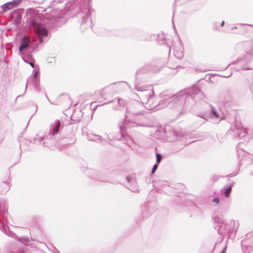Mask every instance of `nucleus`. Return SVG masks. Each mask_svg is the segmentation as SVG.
Returning <instances> with one entry per match:
<instances>
[{"label": "nucleus", "mask_w": 253, "mask_h": 253, "mask_svg": "<svg viewBox=\"0 0 253 253\" xmlns=\"http://www.w3.org/2000/svg\"><path fill=\"white\" fill-rule=\"evenodd\" d=\"M22 95H18V96H17V97L15 98V101H16L17 99L19 97L22 96Z\"/></svg>", "instance_id": "obj_46"}, {"label": "nucleus", "mask_w": 253, "mask_h": 253, "mask_svg": "<svg viewBox=\"0 0 253 253\" xmlns=\"http://www.w3.org/2000/svg\"><path fill=\"white\" fill-rule=\"evenodd\" d=\"M158 168V164L156 163L153 166V167L152 169L151 172V175H153L156 172Z\"/></svg>", "instance_id": "obj_34"}, {"label": "nucleus", "mask_w": 253, "mask_h": 253, "mask_svg": "<svg viewBox=\"0 0 253 253\" xmlns=\"http://www.w3.org/2000/svg\"><path fill=\"white\" fill-rule=\"evenodd\" d=\"M69 139L67 138H58V141H59L61 144H60V147L62 148V151L65 149L66 148H68L72 144H74L75 142V140L73 141L72 142H70Z\"/></svg>", "instance_id": "obj_20"}, {"label": "nucleus", "mask_w": 253, "mask_h": 253, "mask_svg": "<svg viewBox=\"0 0 253 253\" xmlns=\"http://www.w3.org/2000/svg\"><path fill=\"white\" fill-rule=\"evenodd\" d=\"M163 67L162 63L159 59H155L145 64L137 70L135 73V83L134 87L138 91H145L144 96L147 102L154 94L153 89L150 85L140 86L139 84V75L141 74H156L159 73Z\"/></svg>", "instance_id": "obj_2"}, {"label": "nucleus", "mask_w": 253, "mask_h": 253, "mask_svg": "<svg viewBox=\"0 0 253 253\" xmlns=\"http://www.w3.org/2000/svg\"><path fill=\"white\" fill-rule=\"evenodd\" d=\"M1 186L3 192H7L10 189L9 183L7 181L3 182Z\"/></svg>", "instance_id": "obj_28"}, {"label": "nucleus", "mask_w": 253, "mask_h": 253, "mask_svg": "<svg viewBox=\"0 0 253 253\" xmlns=\"http://www.w3.org/2000/svg\"><path fill=\"white\" fill-rule=\"evenodd\" d=\"M28 64H29L32 67L34 68V63H33L32 62H31V61L29 62Z\"/></svg>", "instance_id": "obj_41"}, {"label": "nucleus", "mask_w": 253, "mask_h": 253, "mask_svg": "<svg viewBox=\"0 0 253 253\" xmlns=\"http://www.w3.org/2000/svg\"><path fill=\"white\" fill-rule=\"evenodd\" d=\"M144 105V103L143 102L136 101L126 109V112L135 116L143 115L145 112Z\"/></svg>", "instance_id": "obj_9"}, {"label": "nucleus", "mask_w": 253, "mask_h": 253, "mask_svg": "<svg viewBox=\"0 0 253 253\" xmlns=\"http://www.w3.org/2000/svg\"><path fill=\"white\" fill-rule=\"evenodd\" d=\"M227 133L235 138H240L243 140V142H239L237 146V153L240 166L253 164L252 158L253 156H252V154L247 152L245 150L246 144L249 140L248 129L244 128L240 123H238L236 121L234 126L230 127Z\"/></svg>", "instance_id": "obj_1"}, {"label": "nucleus", "mask_w": 253, "mask_h": 253, "mask_svg": "<svg viewBox=\"0 0 253 253\" xmlns=\"http://www.w3.org/2000/svg\"><path fill=\"white\" fill-rule=\"evenodd\" d=\"M117 140H121V139H117Z\"/></svg>", "instance_id": "obj_55"}, {"label": "nucleus", "mask_w": 253, "mask_h": 253, "mask_svg": "<svg viewBox=\"0 0 253 253\" xmlns=\"http://www.w3.org/2000/svg\"><path fill=\"white\" fill-rule=\"evenodd\" d=\"M207 105L210 109L209 113L203 112L197 115V116L206 120H207L208 118H219V115L217 110L211 105L209 104H207Z\"/></svg>", "instance_id": "obj_12"}, {"label": "nucleus", "mask_w": 253, "mask_h": 253, "mask_svg": "<svg viewBox=\"0 0 253 253\" xmlns=\"http://www.w3.org/2000/svg\"><path fill=\"white\" fill-rule=\"evenodd\" d=\"M87 170L90 178L98 181L109 182L106 175L103 173L94 169H87Z\"/></svg>", "instance_id": "obj_13"}, {"label": "nucleus", "mask_w": 253, "mask_h": 253, "mask_svg": "<svg viewBox=\"0 0 253 253\" xmlns=\"http://www.w3.org/2000/svg\"><path fill=\"white\" fill-rule=\"evenodd\" d=\"M199 93L202 94L200 87L197 85H194L191 87L180 90L176 94L169 93L168 91H164L160 93V96L164 101L168 100L173 104H182L187 97L192 99Z\"/></svg>", "instance_id": "obj_4"}, {"label": "nucleus", "mask_w": 253, "mask_h": 253, "mask_svg": "<svg viewBox=\"0 0 253 253\" xmlns=\"http://www.w3.org/2000/svg\"><path fill=\"white\" fill-rule=\"evenodd\" d=\"M144 36L139 37V40L141 41H149L150 40V37L148 34H144Z\"/></svg>", "instance_id": "obj_30"}, {"label": "nucleus", "mask_w": 253, "mask_h": 253, "mask_svg": "<svg viewBox=\"0 0 253 253\" xmlns=\"http://www.w3.org/2000/svg\"><path fill=\"white\" fill-rule=\"evenodd\" d=\"M167 47L169 49V51H170V46L169 45H167Z\"/></svg>", "instance_id": "obj_50"}, {"label": "nucleus", "mask_w": 253, "mask_h": 253, "mask_svg": "<svg viewBox=\"0 0 253 253\" xmlns=\"http://www.w3.org/2000/svg\"><path fill=\"white\" fill-rule=\"evenodd\" d=\"M35 48L36 47L31 43L29 37L26 35L25 34L21 38L18 49L21 55H23V50L29 51L30 50H34Z\"/></svg>", "instance_id": "obj_10"}, {"label": "nucleus", "mask_w": 253, "mask_h": 253, "mask_svg": "<svg viewBox=\"0 0 253 253\" xmlns=\"http://www.w3.org/2000/svg\"><path fill=\"white\" fill-rule=\"evenodd\" d=\"M22 59L24 60V61L27 63H28L30 61V59H29V58L27 59L25 57H23Z\"/></svg>", "instance_id": "obj_39"}, {"label": "nucleus", "mask_w": 253, "mask_h": 253, "mask_svg": "<svg viewBox=\"0 0 253 253\" xmlns=\"http://www.w3.org/2000/svg\"><path fill=\"white\" fill-rule=\"evenodd\" d=\"M35 106L36 107V112L37 111V110H38V105H35Z\"/></svg>", "instance_id": "obj_48"}, {"label": "nucleus", "mask_w": 253, "mask_h": 253, "mask_svg": "<svg viewBox=\"0 0 253 253\" xmlns=\"http://www.w3.org/2000/svg\"><path fill=\"white\" fill-rule=\"evenodd\" d=\"M211 201L212 203H214V206H217L220 202V199L218 197H215L212 199Z\"/></svg>", "instance_id": "obj_33"}, {"label": "nucleus", "mask_w": 253, "mask_h": 253, "mask_svg": "<svg viewBox=\"0 0 253 253\" xmlns=\"http://www.w3.org/2000/svg\"><path fill=\"white\" fill-rule=\"evenodd\" d=\"M42 93H44V94L45 95L46 97V98H47V99L48 100V101H50V100H49V99H48V97H47V94H46V92L45 91V93H44V92H42Z\"/></svg>", "instance_id": "obj_44"}, {"label": "nucleus", "mask_w": 253, "mask_h": 253, "mask_svg": "<svg viewBox=\"0 0 253 253\" xmlns=\"http://www.w3.org/2000/svg\"><path fill=\"white\" fill-rule=\"evenodd\" d=\"M213 220L214 228L220 235L219 243L222 242L225 236H228V239L230 238L231 234L237 231L239 225L238 221L231 220L227 222L219 216L214 217Z\"/></svg>", "instance_id": "obj_5"}, {"label": "nucleus", "mask_w": 253, "mask_h": 253, "mask_svg": "<svg viewBox=\"0 0 253 253\" xmlns=\"http://www.w3.org/2000/svg\"><path fill=\"white\" fill-rule=\"evenodd\" d=\"M89 140L94 141H99L100 142L103 143L105 140L103 139L102 137L99 135L93 134L90 136H89Z\"/></svg>", "instance_id": "obj_27"}, {"label": "nucleus", "mask_w": 253, "mask_h": 253, "mask_svg": "<svg viewBox=\"0 0 253 253\" xmlns=\"http://www.w3.org/2000/svg\"><path fill=\"white\" fill-rule=\"evenodd\" d=\"M253 59V54L248 52L242 58H239L236 61L229 64L226 68L231 64H237V66L234 68V69L237 71H239L241 70H253V67H251L249 64Z\"/></svg>", "instance_id": "obj_8"}, {"label": "nucleus", "mask_w": 253, "mask_h": 253, "mask_svg": "<svg viewBox=\"0 0 253 253\" xmlns=\"http://www.w3.org/2000/svg\"><path fill=\"white\" fill-rule=\"evenodd\" d=\"M154 205V203L150 202L144 204L142 209L143 218L148 217L152 214L154 211V209L153 208Z\"/></svg>", "instance_id": "obj_15"}, {"label": "nucleus", "mask_w": 253, "mask_h": 253, "mask_svg": "<svg viewBox=\"0 0 253 253\" xmlns=\"http://www.w3.org/2000/svg\"><path fill=\"white\" fill-rule=\"evenodd\" d=\"M14 235L12 237L15 238L17 241L22 243L24 245H27L29 243V239L28 237H18L14 233Z\"/></svg>", "instance_id": "obj_24"}, {"label": "nucleus", "mask_w": 253, "mask_h": 253, "mask_svg": "<svg viewBox=\"0 0 253 253\" xmlns=\"http://www.w3.org/2000/svg\"><path fill=\"white\" fill-rule=\"evenodd\" d=\"M90 0H74L75 2L78 3L80 10L77 14L78 18L81 19V29L84 31L88 28H92V22L91 14L93 9H92L89 4Z\"/></svg>", "instance_id": "obj_6"}, {"label": "nucleus", "mask_w": 253, "mask_h": 253, "mask_svg": "<svg viewBox=\"0 0 253 253\" xmlns=\"http://www.w3.org/2000/svg\"><path fill=\"white\" fill-rule=\"evenodd\" d=\"M60 122L59 120L56 121L52 125L51 128L47 134L40 136L38 134H37L36 137L33 139V141L28 139H26V140L30 143H35L37 139H38L40 144L48 147L51 150L57 149L59 151H62V148L60 146L61 143L58 141V138H56V135L58 134L60 129Z\"/></svg>", "instance_id": "obj_3"}, {"label": "nucleus", "mask_w": 253, "mask_h": 253, "mask_svg": "<svg viewBox=\"0 0 253 253\" xmlns=\"http://www.w3.org/2000/svg\"><path fill=\"white\" fill-rule=\"evenodd\" d=\"M166 134V130L164 128H157L155 130V137L156 138H160L161 137L165 136Z\"/></svg>", "instance_id": "obj_25"}, {"label": "nucleus", "mask_w": 253, "mask_h": 253, "mask_svg": "<svg viewBox=\"0 0 253 253\" xmlns=\"http://www.w3.org/2000/svg\"><path fill=\"white\" fill-rule=\"evenodd\" d=\"M111 102H112V101H110V102H108V103H106L105 104H107V103H111Z\"/></svg>", "instance_id": "obj_53"}, {"label": "nucleus", "mask_w": 253, "mask_h": 253, "mask_svg": "<svg viewBox=\"0 0 253 253\" xmlns=\"http://www.w3.org/2000/svg\"><path fill=\"white\" fill-rule=\"evenodd\" d=\"M156 163L157 164H159L162 161V156L161 154L156 153Z\"/></svg>", "instance_id": "obj_32"}, {"label": "nucleus", "mask_w": 253, "mask_h": 253, "mask_svg": "<svg viewBox=\"0 0 253 253\" xmlns=\"http://www.w3.org/2000/svg\"><path fill=\"white\" fill-rule=\"evenodd\" d=\"M18 11H19V10H18V9H17V10H14V11H13V12H14V13H17L18 12Z\"/></svg>", "instance_id": "obj_47"}, {"label": "nucleus", "mask_w": 253, "mask_h": 253, "mask_svg": "<svg viewBox=\"0 0 253 253\" xmlns=\"http://www.w3.org/2000/svg\"><path fill=\"white\" fill-rule=\"evenodd\" d=\"M234 184V182H232L231 183L227 184L221 190V192L225 197L228 198L230 196Z\"/></svg>", "instance_id": "obj_21"}, {"label": "nucleus", "mask_w": 253, "mask_h": 253, "mask_svg": "<svg viewBox=\"0 0 253 253\" xmlns=\"http://www.w3.org/2000/svg\"><path fill=\"white\" fill-rule=\"evenodd\" d=\"M224 21H222L221 23V26L222 27L224 25Z\"/></svg>", "instance_id": "obj_45"}, {"label": "nucleus", "mask_w": 253, "mask_h": 253, "mask_svg": "<svg viewBox=\"0 0 253 253\" xmlns=\"http://www.w3.org/2000/svg\"><path fill=\"white\" fill-rule=\"evenodd\" d=\"M128 189L134 193H139V190L137 182L135 180L132 181L131 183L129 184Z\"/></svg>", "instance_id": "obj_23"}, {"label": "nucleus", "mask_w": 253, "mask_h": 253, "mask_svg": "<svg viewBox=\"0 0 253 253\" xmlns=\"http://www.w3.org/2000/svg\"><path fill=\"white\" fill-rule=\"evenodd\" d=\"M83 116L84 112L81 110H77L73 112L71 116V120L74 123H79L81 120Z\"/></svg>", "instance_id": "obj_19"}, {"label": "nucleus", "mask_w": 253, "mask_h": 253, "mask_svg": "<svg viewBox=\"0 0 253 253\" xmlns=\"http://www.w3.org/2000/svg\"><path fill=\"white\" fill-rule=\"evenodd\" d=\"M19 143H20V148H21V146L22 145V142L21 141H20Z\"/></svg>", "instance_id": "obj_49"}, {"label": "nucleus", "mask_w": 253, "mask_h": 253, "mask_svg": "<svg viewBox=\"0 0 253 253\" xmlns=\"http://www.w3.org/2000/svg\"><path fill=\"white\" fill-rule=\"evenodd\" d=\"M231 75H232V73H230L229 75H228V76H222V77H223L224 78H228V77H230Z\"/></svg>", "instance_id": "obj_42"}, {"label": "nucleus", "mask_w": 253, "mask_h": 253, "mask_svg": "<svg viewBox=\"0 0 253 253\" xmlns=\"http://www.w3.org/2000/svg\"><path fill=\"white\" fill-rule=\"evenodd\" d=\"M26 22L29 26L33 27L37 34L39 36L40 43L43 42V38L47 36L48 31L45 28L42 19L37 15H30L26 18Z\"/></svg>", "instance_id": "obj_7"}, {"label": "nucleus", "mask_w": 253, "mask_h": 253, "mask_svg": "<svg viewBox=\"0 0 253 253\" xmlns=\"http://www.w3.org/2000/svg\"><path fill=\"white\" fill-rule=\"evenodd\" d=\"M179 0H175V1L173 4V6H172V8H173V13H174V11L175 10V7H176V2H178Z\"/></svg>", "instance_id": "obj_37"}, {"label": "nucleus", "mask_w": 253, "mask_h": 253, "mask_svg": "<svg viewBox=\"0 0 253 253\" xmlns=\"http://www.w3.org/2000/svg\"><path fill=\"white\" fill-rule=\"evenodd\" d=\"M172 133H173L175 136H180V135H179V134L177 133V131H176L175 129H172Z\"/></svg>", "instance_id": "obj_38"}, {"label": "nucleus", "mask_w": 253, "mask_h": 253, "mask_svg": "<svg viewBox=\"0 0 253 253\" xmlns=\"http://www.w3.org/2000/svg\"><path fill=\"white\" fill-rule=\"evenodd\" d=\"M241 245L242 248L245 247L248 250H253V236L247 237L244 240H242Z\"/></svg>", "instance_id": "obj_18"}, {"label": "nucleus", "mask_w": 253, "mask_h": 253, "mask_svg": "<svg viewBox=\"0 0 253 253\" xmlns=\"http://www.w3.org/2000/svg\"><path fill=\"white\" fill-rule=\"evenodd\" d=\"M127 116H126L125 118L123 119L122 121V124L119 125V127L120 129V133L121 135V137L123 138H125V130L126 128L124 126V125H128V123L129 122V120H127Z\"/></svg>", "instance_id": "obj_22"}, {"label": "nucleus", "mask_w": 253, "mask_h": 253, "mask_svg": "<svg viewBox=\"0 0 253 253\" xmlns=\"http://www.w3.org/2000/svg\"><path fill=\"white\" fill-rule=\"evenodd\" d=\"M118 103L120 106H123L124 103V100L122 99L118 98Z\"/></svg>", "instance_id": "obj_36"}, {"label": "nucleus", "mask_w": 253, "mask_h": 253, "mask_svg": "<svg viewBox=\"0 0 253 253\" xmlns=\"http://www.w3.org/2000/svg\"><path fill=\"white\" fill-rule=\"evenodd\" d=\"M226 249H227V246H225L220 253H225L226 252Z\"/></svg>", "instance_id": "obj_40"}, {"label": "nucleus", "mask_w": 253, "mask_h": 253, "mask_svg": "<svg viewBox=\"0 0 253 253\" xmlns=\"http://www.w3.org/2000/svg\"><path fill=\"white\" fill-rule=\"evenodd\" d=\"M117 109L116 107L114 108V110H117Z\"/></svg>", "instance_id": "obj_54"}, {"label": "nucleus", "mask_w": 253, "mask_h": 253, "mask_svg": "<svg viewBox=\"0 0 253 253\" xmlns=\"http://www.w3.org/2000/svg\"><path fill=\"white\" fill-rule=\"evenodd\" d=\"M171 104H174L173 102H169V101H164V99H162V100L159 103V105L162 107H165L167 106L168 105H170V107H171Z\"/></svg>", "instance_id": "obj_29"}, {"label": "nucleus", "mask_w": 253, "mask_h": 253, "mask_svg": "<svg viewBox=\"0 0 253 253\" xmlns=\"http://www.w3.org/2000/svg\"><path fill=\"white\" fill-rule=\"evenodd\" d=\"M237 26H234L231 28V30H233L234 29H239V31L237 34H242L246 35L249 33H250L251 32V30L247 27H246V26L248 25L251 27H253V25H246L245 24H237Z\"/></svg>", "instance_id": "obj_16"}, {"label": "nucleus", "mask_w": 253, "mask_h": 253, "mask_svg": "<svg viewBox=\"0 0 253 253\" xmlns=\"http://www.w3.org/2000/svg\"><path fill=\"white\" fill-rule=\"evenodd\" d=\"M126 181L130 184L132 182V181L134 180V179H132V176L131 175H128L126 177Z\"/></svg>", "instance_id": "obj_35"}, {"label": "nucleus", "mask_w": 253, "mask_h": 253, "mask_svg": "<svg viewBox=\"0 0 253 253\" xmlns=\"http://www.w3.org/2000/svg\"><path fill=\"white\" fill-rule=\"evenodd\" d=\"M174 56L176 58L180 59L183 58V54L182 52L176 51L174 53Z\"/></svg>", "instance_id": "obj_31"}, {"label": "nucleus", "mask_w": 253, "mask_h": 253, "mask_svg": "<svg viewBox=\"0 0 253 253\" xmlns=\"http://www.w3.org/2000/svg\"><path fill=\"white\" fill-rule=\"evenodd\" d=\"M33 76L30 80H28L27 83L26 84L25 91L27 88V82H29L30 81L32 82V85L34 87L36 91L38 92H44L45 93V89L43 88H42L40 86V78L39 77V71H35V69L33 70Z\"/></svg>", "instance_id": "obj_11"}, {"label": "nucleus", "mask_w": 253, "mask_h": 253, "mask_svg": "<svg viewBox=\"0 0 253 253\" xmlns=\"http://www.w3.org/2000/svg\"><path fill=\"white\" fill-rule=\"evenodd\" d=\"M216 243H215V245H214V248H213V250H214V249H215V246H216Z\"/></svg>", "instance_id": "obj_52"}, {"label": "nucleus", "mask_w": 253, "mask_h": 253, "mask_svg": "<svg viewBox=\"0 0 253 253\" xmlns=\"http://www.w3.org/2000/svg\"><path fill=\"white\" fill-rule=\"evenodd\" d=\"M22 0H13L7 2L2 5L1 8L4 12L14 8L18 5Z\"/></svg>", "instance_id": "obj_17"}, {"label": "nucleus", "mask_w": 253, "mask_h": 253, "mask_svg": "<svg viewBox=\"0 0 253 253\" xmlns=\"http://www.w3.org/2000/svg\"><path fill=\"white\" fill-rule=\"evenodd\" d=\"M155 184L157 185L155 190L158 193L164 192L170 195V193H169V191L173 190L172 187L169 186V183L167 181H159Z\"/></svg>", "instance_id": "obj_14"}, {"label": "nucleus", "mask_w": 253, "mask_h": 253, "mask_svg": "<svg viewBox=\"0 0 253 253\" xmlns=\"http://www.w3.org/2000/svg\"><path fill=\"white\" fill-rule=\"evenodd\" d=\"M157 41L159 44H165L166 38H165L164 33H159L157 35Z\"/></svg>", "instance_id": "obj_26"}, {"label": "nucleus", "mask_w": 253, "mask_h": 253, "mask_svg": "<svg viewBox=\"0 0 253 253\" xmlns=\"http://www.w3.org/2000/svg\"><path fill=\"white\" fill-rule=\"evenodd\" d=\"M235 175H236V174H229V175H227L226 176H227V177L229 176V177H234V176H235Z\"/></svg>", "instance_id": "obj_43"}, {"label": "nucleus", "mask_w": 253, "mask_h": 253, "mask_svg": "<svg viewBox=\"0 0 253 253\" xmlns=\"http://www.w3.org/2000/svg\"><path fill=\"white\" fill-rule=\"evenodd\" d=\"M28 124H29V123L27 124L26 127L25 128V129H24L25 130H26V128H27V126H28Z\"/></svg>", "instance_id": "obj_51"}]
</instances>
